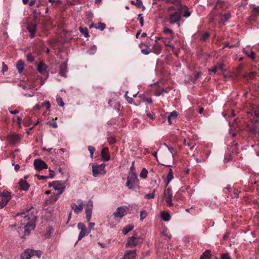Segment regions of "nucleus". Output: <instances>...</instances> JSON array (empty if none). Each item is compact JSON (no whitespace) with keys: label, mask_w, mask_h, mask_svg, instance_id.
I'll use <instances>...</instances> for the list:
<instances>
[{"label":"nucleus","mask_w":259,"mask_h":259,"mask_svg":"<svg viewBox=\"0 0 259 259\" xmlns=\"http://www.w3.org/2000/svg\"><path fill=\"white\" fill-rule=\"evenodd\" d=\"M32 209V207L29 209H27L25 211L18 213L16 214L17 217H19L21 218L20 221L21 225L24 226V233L22 238L28 236L31 231L33 230L35 228L36 217L31 211Z\"/></svg>","instance_id":"nucleus-1"},{"label":"nucleus","mask_w":259,"mask_h":259,"mask_svg":"<svg viewBox=\"0 0 259 259\" xmlns=\"http://www.w3.org/2000/svg\"><path fill=\"white\" fill-rule=\"evenodd\" d=\"M181 9V8H180L174 13L169 14V22L170 24L174 25L176 24L178 25V27H180V20L182 13Z\"/></svg>","instance_id":"nucleus-2"},{"label":"nucleus","mask_w":259,"mask_h":259,"mask_svg":"<svg viewBox=\"0 0 259 259\" xmlns=\"http://www.w3.org/2000/svg\"><path fill=\"white\" fill-rule=\"evenodd\" d=\"M105 164H93L92 165L93 176L94 177H98L100 176H104L106 174Z\"/></svg>","instance_id":"nucleus-3"},{"label":"nucleus","mask_w":259,"mask_h":259,"mask_svg":"<svg viewBox=\"0 0 259 259\" xmlns=\"http://www.w3.org/2000/svg\"><path fill=\"white\" fill-rule=\"evenodd\" d=\"M49 187H53V188L57 191H59L57 194L60 195L62 194L66 188V182H62L59 181H55L52 182H50L48 184Z\"/></svg>","instance_id":"nucleus-4"},{"label":"nucleus","mask_w":259,"mask_h":259,"mask_svg":"<svg viewBox=\"0 0 259 259\" xmlns=\"http://www.w3.org/2000/svg\"><path fill=\"white\" fill-rule=\"evenodd\" d=\"M143 240L139 237L131 236L127 239L125 246L126 247H133L142 243Z\"/></svg>","instance_id":"nucleus-5"},{"label":"nucleus","mask_w":259,"mask_h":259,"mask_svg":"<svg viewBox=\"0 0 259 259\" xmlns=\"http://www.w3.org/2000/svg\"><path fill=\"white\" fill-rule=\"evenodd\" d=\"M138 182L137 175L135 172H132L128 176L125 186L130 189L134 188V184Z\"/></svg>","instance_id":"nucleus-6"},{"label":"nucleus","mask_w":259,"mask_h":259,"mask_svg":"<svg viewBox=\"0 0 259 259\" xmlns=\"http://www.w3.org/2000/svg\"><path fill=\"white\" fill-rule=\"evenodd\" d=\"M173 196L172 190L170 188L165 189L164 192L163 199L168 206H172L174 203L172 202V198Z\"/></svg>","instance_id":"nucleus-7"},{"label":"nucleus","mask_w":259,"mask_h":259,"mask_svg":"<svg viewBox=\"0 0 259 259\" xmlns=\"http://www.w3.org/2000/svg\"><path fill=\"white\" fill-rule=\"evenodd\" d=\"M128 209V207L125 205L118 207L113 213V214L116 218H122L126 214Z\"/></svg>","instance_id":"nucleus-8"},{"label":"nucleus","mask_w":259,"mask_h":259,"mask_svg":"<svg viewBox=\"0 0 259 259\" xmlns=\"http://www.w3.org/2000/svg\"><path fill=\"white\" fill-rule=\"evenodd\" d=\"M33 165L35 169L40 171L48 168L47 164L40 159H36L34 160Z\"/></svg>","instance_id":"nucleus-9"},{"label":"nucleus","mask_w":259,"mask_h":259,"mask_svg":"<svg viewBox=\"0 0 259 259\" xmlns=\"http://www.w3.org/2000/svg\"><path fill=\"white\" fill-rule=\"evenodd\" d=\"M77 202L78 203V205L75 204H72L71 205V207L74 210L75 213L78 214L82 211L84 205L81 200H78Z\"/></svg>","instance_id":"nucleus-10"},{"label":"nucleus","mask_w":259,"mask_h":259,"mask_svg":"<svg viewBox=\"0 0 259 259\" xmlns=\"http://www.w3.org/2000/svg\"><path fill=\"white\" fill-rule=\"evenodd\" d=\"M151 52L157 55L159 54L161 52V46L158 42L157 39L155 40V43L152 47Z\"/></svg>","instance_id":"nucleus-11"},{"label":"nucleus","mask_w":259,"mask_h":259,"mask_svg":"<svg viewBox=\"0 0 259 259\" xmlns=\"http://www.w3.org/2000/svg\"><path fill=\"white\" fill-rule=\"evenodd\" d=\"M101 154L104 161H108L110 160V156L108 148L105 147L102 149Z\"/></svg>","instance_id":"nucleus-12"},{"label":"nucleus","mask_w":259,"mask_h":259,"mask_svg":"<svg viewBox=\"0 0 259 259\" xmlns=\"http://www.w3.org/2000/svg\"><path fill=\"white\" fill-rule=\"evenodd\" d=\"M136 254V250H128L124 253L123 259H134Z\"/></svg>","instance_id":"nucleus-13"},{"label":"nucleus","mask_w":259,"mask_h":259,"mask_svg":"<svg viewBox=\"0 0 259 259\" xmlns=\"http://www.w3.org/2000/svg\"><path fill=\"white\" fill-rule=\"evenodd\" d=\"M48 66L45 64L44 61H40L37 65V71L40 73H42L45 72H46L48 70Z\"/></svg>","instance_id":"nucleus-14"},{"label":"nucleus","mask_w":259,"mask_h":259,"mask_svg":"<svg viewBox=\"0 0 259 259\" xmlns=\"http://www.w3.org/2000/svg\"><path fill=\"white\" fill-rule=\"evenodd\" d=\"M143 47H145V49H141V52L144 55H148L151 52V50L149 48V46L148 44L147 43H141L140 45V47L141 48H142Z\"/></svg>","instance_id":"nucleus-15"},{"label":"nucleus","mask_w":259,"mask_h":259,"mask_svg":"<svg viewBox=\"0 0 259 259\" xmlns=\"http://www.w3.org/2000/svg\"><path fill=\"white\" fill-rule=\"evenodd\" d=\"M32 249H26L21 254V259H29L32 256Z\"/></svg>","instance_id":"nucleus-16"},{"label":"nucleus","mask_w":259,"mask_h":259,"mask_svg":"<svg viewBox=\"0 0 259 259\" xmlns=\"http://www.w3.org/2000/svg\"><path fill=\"white\" fill-rule=\"evenodd\" d=\"M59 197V194H55L49 197V198L47 200V202L50 204H54Z\"/></svg>","instance_id":"nucleus-17"},{"label":"nucleus","mask_w":259,"mask_h":259,"mask_svg":"<svg viewBox=\"0 0 259 259\" xmlns=\"http://www.w3.org/2000/svg\"><path fill=\"white\" fill-rule=\"evenodd\" d=\"M67 65L66 63H63L60 66L59 74L60 75L65 77L66 73Z\"/></svg>","instance_id":"nucleus-18"},{"label":"nucleus","mask_w":259,"mask_h":259,"mask_svg":"<svg viewBox=\"0 0 259 259\" xmlns=\"http://www.w3.org/2000/svg\"><path fill=\"white\" fill-rule=\"evenodd\" d=\"M19 184L22 190L27 191L29 187V184L25 181L22 179L19 181Z\"/></svg>","instance_id":"nucleus-19"},{"label":"nucleus","mask_w":259,"mask_h":259,"mask_svg":"<svg viewBox=\"0 0 259 259\" xmlns=\"http://www.w3.org/2000/svg\"><path fill=\"white\" fill-rule=\"evenodd\" d=\"M24 63L21 60H19L16 63V68L19 73L23 72L24 70Z\"/></svg>","instance_id":"nucleus-20"},{"label":"nucleus","mask_w":259,"mask_h":259,"mask_svg":"<svg viewBox=\"0 0 259 259\" xmlns=\"http://www.w3.org/2000/svg\"><path fill=\"white\" fill-rule=\"evenodd\" d=\"M0 196L4 197V199L8 200V201L11 199V193L7 190H4L2 193H0Z\"/></svg>","instance_id":"nucleus-21"},{"label":"nucleus","mask_w":259,"mask_h":259,"mask_svg":"<svg viewBox=\"0 0 259 259\" xmlns=\"http://www.w3.org/2000/svg\"><path fill=\"white\" fill-rule=\"evenodd\" d=\"M133 229H134L133 225H128L122 229V233L124 235H126L128 233V232H130V231L133 230Z\"/></svg>","instance_id":"nucleus-22"},{"label":"nucleus","mask_w":259,"mask_h":259,"mask_svg":"<svg viewBox=\"0 0 259 259\" xmlns=\"http://www.w3.org/2000/svg\"><path fill=\"white\" fill-rule=\"evenodd\" d=\"M173 172L171 169H170L167 175L166 181V187L168 186L169 182L173 179Z\"/></svg>","instance_id":"nucleus-23"},{"label":"nucleus","mask_w":259,"mask_h":259,"mask_svg":"<svg viewBox=\"0 0 259 259\" xmlns=\"http://www.w3.org/2000/svg\"><path fill=\"white\" fill-rule=\"evenodd\" d=\"M256 75V72H246L245 74L243 75V77L245 79H252L255 77Z\"/></svg>","instance_id":"nucleus-24"},{"label":"nucleus","mask_w":259,"mask_h":259,"mask_svg":"<svg viewBox=\"0 0 259 259\" xmlns=\"http://www.w3.org/2000/svg\"><path fill=\"white\" fill-rule=\"evenodd\" d=\"M89 233L90 231H88L87 228L85 229L84 230H81L78 235V241L81 240L83 237L87 235Z\"/></svg>","instance_id":"nucleus-25"},{"label":"nucleus","mask_w":259,"mask_h":259,"mask_svg":"<svg viewBox=\"0 0 259 259\" xmlns=\"http://www.w3.org/2000/svg\"><path fill=\"white\" fill-rule=\"evenodd\" d=\"M36 28V24H35V23L30 24L27 27V29L30 33V32H35Z\"/></svg>","instance_id":"nucleus-26"},{"label":"nucleus","mask_w":259,"mask_h":259,"mask_svg":"<svg viewBox=\"0 0 259 259\" xmlns=\"http://www.w3.org/2000/svg\"><path fill=\"white\" fill-rule=\"evenodd\" d=\"M210 251L206 250L201 255L200 259H210Z\"/></svg>","instance_id":"nucleus-27"},{"label":"nucleus","mask_w":259,"mask_h":259,"mask_svg":"<svg viewBox=\"0 0 259 259\" xmlns=\"http://www.w3.org/2000/svg\"><path fill=\"white\" fill-rule=\"evenodd\" d=\"M161 217L164 221H168L170 219V215L168 213L162 212L161 213Z\"/></svg>","instance_id":"nucleus-28"},{"label":"nucleus","mask_w":259,"mask_h":259,"mask_svg":"<svg viewBox=\"0 0 259 259\" xmlns=\"http://www.w3.org/2000/svg\"><path fill=\"white\" fill-rule=\"evenodd\" d=\"M79 30L82 34H84L85 37H88L89 36V34L87 28L80 27L79 28Z\"/></svg>","instance_id":"nucleus-29"},{"label":"nucleus","mask_w":259,"mask_h":259,"mask_svg":"<svg viewBox=\"0 0 259 259\" xmlns=\"http://www.w3.org/2000/svg\"><path fill=\"white\" fill-rule=\"evenodd\" d=\"M92 210L91 208H87L85 209L86 218L88 222H90L92 217Z\"/></svg>","instance_id":"nucleus-30"},{"label":"nucleus","mask_w":259,"mask_h":259,"mask_svg":"<svg viewBox=\"0 0 259 259\" xmlns=\"http://www.w3.org/2000/svg\"><path fill=\"white\" fill-rule=\"evenodd\" d=\"M148 171L145 168H143L140 174V177L145 179L147 177Z\"/></svg>","instance_id":"nucleus-31"},{"label":"nucleus","mask_w":259,"mask_h":259,"mask_svg":"<svg viewBox=\"0 0 259 259\" xmlns=\"http://www.w3.org/2000/svg\"><path fill=\"white\" fill-rule=\"evenodd\" d=\"M231 15L230 13H227L222 16V20L223 22L227 21L228 19L231 18Z\"/></svg>","instance_id":"nucleus-32"},{"label":"nucleus","mask_w":259,"mask_h":259,"mask_svg":"<svg viewBox=\"0 0 259 259\" xmlns=\"http://www.w3.org/2000/svg\"><path fill=\"white\" fill-rule=\"evenodd\" d=\"M155 191H156V190L154 189L153 190V192H152V193L146 194L144 196V198L145 199H153L154 198V197H155Z\"/></svg>","instance_id":"nucleus-33"},{"label":"nucleus","mask_w":259,"mask_h":259,"mask_svg":"<svg viewBox=\"0 0 259 259\" xmlns=\"http://www.w3.org/2000/svg\"><path fill=\"white\" fill-rule=\"evenodd\" d=\"M32 122L31 118L27 117L24 119V124L25 126H28L30 125Z\"/></svg>","instance_id":"nucleus-34"},{"label":"nucleus","mask_w":259,"mask_h":259,"mask_svg":"<svg viewBox=\"0 0 259 259\" xmlns=\"http://www.w3.org/2000/svg\"><path fill=\"white\" fill-rule=\"evenodd\" d=\"M97 25L98 26H96L95 28L96 29H100L101 31L103 30L105 28V27H106L105 24L104 23H102L101 22H99L97 24Z\"/></svg>","instance_id":"nucleus-35"},{"label":"nucleus","mask_w":259,"mask_h":259,"mask_svg":"<svg viewBox=\"0 0 259 259\" xmlns=\"http://www.w3.org/2000/svg\"><path fill=\"white\" fill-rule=\"evenodd\" d=\"M147 215V213L146 210H141L140 211V220L142 221L144 219L146 218Z\"/></svg>","instance_id":"nucleus-36"},{"label":"nucleus","mask_w":259,"mask_h":259,"mask_svg":"<svg viewBox=\"0 0 259 259\" xmlns=\"http://www.w3.org/2000/svg\"><path fill=\"white\" fill-rule=\"evenodd\" d=\"M41 254H42L40 250H32V256H36L37 257L39 258L41 256Z\"/></svg>","instance_id":"nucleus-37"},{"label":"nucleus","mask_w":259,"mask_h":259,"mask_svg":"<svg viewBox=\"0 0 259 259\" xmlns=\"http://www.w3.org/2000/svg\"><path fill=\"white\" fill-rule=\"evenodd\" d=\"M136 3V4H135V6H136L137 8H140L142 7V10H145V7L143 5V3L141 0H137Z\"/></svg>","instance_id":"nucleus-38"},{"label":"nucleus","mask_w":259,"mask_h":259,"mask_svg":"<svg viewBox=\"0 0 259 259\" xmlns=\"http://www.w3.org/2000/svg\"><path fill=\"white\" fill-rule=\"evenodd\" d=\"M209 36V34L207 32H204L201 36L200 38V40L202 41H205L208 38Z\"/></svg>","instance_id":"nucleus-39"},{"label":"nucleus","mask_w":259,"mask_h":259,"mask_svg":"<svg viewBox=\"0 0 259 259\" xmlns=\"http://www.w3.org/2000/svg\"><path fill=\"white\" fill-rule=\"evenodd\" d=\"M56 101H57L58 104L60 106L63 107L64 106V103L62 98L60 97H59V96L57 97L56 98Z\"/></svg>","instance_id":"nucleus-40"},{"label":"nucleus","mask_w":259,"mask_h":259,"mask_svg":"<svg viewBox=\"0 0 259 259\" xmlns=\"http://www.w3.org/2000/svg\"><path fill=\"white\" fill-rule=\"evenodd\" d=\"M8 200L2 199L0 201V209L4 208L8 203Z\"/></svg>","instance_id":"nucleus-41"},{"label":"nucleus","mask_w":259,"mask_h":259,"mask_svg":"<svg viewBox=\"0 0 259 259\" xmlns=\"http://www.w3.org/2000/svg\"><path fill=\"white\" fill-rule=\"evenodd\" d=\"M27 60L29 62H32L34 61V57L31 55V54H28L27 55Z\"/></svg>","instance_id":"nucleus-42"},{"label":"nucleus","mask_w":259,"mask_h":259,"mask_svg":"<svg viewBox=\"0 0 259 259\" xmlns=\"http://www.w3.org/2000/svg\"><path fill=\"white\" fill-rule=\"evenodd\" d=\"M138 19L140 21L141 26L143 27L144 25V18L142 16V14H139L138 15Z\"/></svg>","instance_id":"nucleus-43"},{"label":"nucleus","mask_w":259,"mask_h":259,"mask_svg":"<svg viewBox=\"0 0 259 259\" xmlns=\"http://www.w3.org/2000/svg\"><path fill=\"white\" fill-rule=\"evenodd\" d=\"M96 46H93L90 49V50L88 51V52L90 54H94L96 51Z\"/></svg>","instance_id":"nucleus-44"},{"label":"nucleus","mask_w":259,"mask_h":259,"mask_svg":"<svg viewBox=\"0 0 259 259\" xmlns=\"http://www.w3.org/2000/svg\"><path fill=\"white\" fill-rule=\"evenodd\" d=\"M169 116V118H171L172 119H176L178 116L177 111H173L172 112L170 113V114Z\"/></svg>","instance_id":"nucleus-45"},{"label":"nucleus","mask_w":259,"mask_h":259,"mask_svg":"<svg viewBox=\"0 0 259 259\" xmlns=\"http://www.w3.org/2000/svg\"><path fill=\"white\" fill-rule=\"evenodd\" d=\"M108 142L110 144H113L116 142V140L114 137H110L108 138Z\"/></svg>","instance_id":"nucleus-46"},{"label":"nucleus","mask_w":259,"mask_h":259,"mask_svg":"<svg viewBox=\"0 0 259 259\" xmlns=\"http://www.w3.org/2000/svg\"><path fill=\"white\" fill-rule=\"evenodd\" d=\"M88 150L90 152L91 154V157H92L93 154L95 151V148L94 147H93L92 146H88Z\"/></svg>","instance_id":"nucleus-47"},{"label":"nucleus","mask_w":259,"mask_h":259,"mask_svg":"<svg viewBox=\"0 0 259 259\" xmlns=\"http://www.w3.org/2000/svg\"><path fill=\"white\" fill-rule=\"evenodd\" d=\"M252 112L255 116L259 117V106L255 109H253Z\"/></svg>","instance_id":"nucleus-48"},{"label":"nucleus","mask_w":259,"mask_h":259,"mask_svg":"<svg viewBox=\"0 0 259 259\" xmlns=\"http://www.w3.org/2000/svg\"><path fill=\"white\" fill-rule=\"evenodd\" d=\"M8 69V67L7 65L5 63V62H3L2 63V72L4 74L5 72L7 71Z\"/></svg>","instance_id":"nucleus-49"},{"label":"nucleus","mask_w":259,"mask_h":259,"mask_svg":"<svg viewBox=\"0 0 259 259\" xmlns=\"http://www.w3.org/2000/svg\"><path fill=\"white\" fill-rule=\"evenodd\" d=\"M77 228L78 229H79L80 230H83V229L84 230L85 229L87 228L85 225L82 223H78Z\"/></svg>","instance_id":"nucleus-50"},{"label":"nucleus","mask_w":259,"mask_h":259,"mask_svg":"<svg viewBox=\"0 0 259 259\" xmlns=\"http://www.w3.org/2000/svg\"><path fill=\"white\" fill-rule=\"evenodd\" d=\"M222 259H231L229 254L228 253H224L221 255Z\"/></svg>","instance_id":"nucleus-51"},{"label":"nucleus","mask_w":259,"mask_h":259,"mask_svg":"<svg viewBox=\"0 0 259 259\" xmlns=\"http://www.w3.org/2000/svg\"><path fill=\"white\" fill-rule=\"evenodd\" d=\"M163 32L166 34L169 33L172 35L174 34L173 31L168 28H165L163 30Z\"/></svg>","instance_id":"nucleus-52"},{"label":"nucleus","mask_w":259,"mask_h":259,"mask_svg":"<svg viewBox=\"0 0 259 259\" xmlns=\"http://www.w3.org/2000/svg\"><path fill=\"white\" fill-rule=\"evenodd\" d=\"M42 105L44 106H45L48 110L50 109L51 105H50V102L49 101L44 102L42 103Z\"/></svg>","instance_id":"nucleus-53"},{"label":"nucleus","mask_w":259,"mask_h":259,"mask_svg":"<svg viewBox=\"0 0 259 259\" xmlns=\"http://www.w3.org/2000/svg\"><path fill=\"white\" fill-rule=\"evenodd\" d=\"M167 93L166 89H162L161 90L159 91V92H158L156 93V95L157 96H160L164 93Z\"/></svg>","instance_id":"nucleus-54"},{"label":"nucleus","mask_w":259,"mask_h":259,"mask_svg":"<svg viewBox=\"0 0 259 259\" xmlns=\"http://www.w3.org/2000/svg\"><path fill=\"white\" fill-rule=\"evenodd\" d=\"M87 208H91V210H92V208H93V202L92 200H90L88 202V203H87Z\"/></svg>","instance_id":"nucleus-55"},{"label":"nucleus","mask_w":259,"mask_h":259,"mask_svg":"<svg viewBox=\"0 0 259 259\" xmlns=\"http://www.w3.org/2000/svg\"><path fill=\"white\" fill-rule=\"evenodd\" d=\"M202 73L201 72H198L194 76V81L195 82L201 75Z\"/></svg>","instance_id":"nucleus-56"},{"label":"nucleus","mask_w":259,"mask_h":259,"mask_svg":"<svg viewBox=\"0 0 259 259\" xmlns=\"http://www.w3.org/2000/svg\"><path fill=\"white\" fill-rule=\"evenodd\" d=\"M223 4V2L221 1H218L216 5L215 6L214 8L216 9H219L221 7H222V5Z\"/></svg>","instance_id":"nucleus-57"},{"label":"nucleus","mask_w":259,"mask_h":259,"mask_svg":"<svg viewBox=\"0 0 259 259\" xmlns=\"http://www.w3.org/2000/svg\"><path fill=\"white\" fill-rule=\"evenodd\" d=\"M247 55H248V56L249 58H251V59H254V58H255V53H254V52L251 51V52L250 53V54H247Z\"/></svg>","instance_id":"nucleus-58"},{"label":"nucleus","mask_w":259,"mask_h":259,"mask_svg":"<svg viewBox=\"0 0 259 259\" xmlns=\"http://www.w3.org/2000/svg\"><path fill=\"white\" fill-rule=\"evenodd\" d=\"M232 156L231 155H228L227 157H225L224 158V161L225 162H229L230 161L232 160Z\"/></svg>","instance_id":"nucleus-59"},{"label":"nucleus","mask_w":259,"mask_h":259,"mask_svg":"<svg viewBox=\"0 0 259 259\" xmlns=\"http://www.w3.org/2000/svg\"><path fill=\"white\" fill-rule=\"evenodd\" d=\"M253 12L255 15H259V7H256L253 8Z\"/></svg>","instance_id":"nucleus-60"},{"label":"nucleus","mask_w":259,"mask_h":259,"mask_svg":"<svg viewBox=\"0 0 259 259\" xmlns=\"http://www.w3.org/2000/svg\"><path fill=\"white\" fill-rule=\"evenodd\" d=\"M19 139V137L17 135H14L12 136V140L15 142H16L17 141H18Z\"/></svg>","instance_id":"nucleus-61"},{"label":"nucleus","mask_w":259,"mask_h":259,"mask_svg":"<svg viewBox=\"0 0 259 259\" xmlns=\"http://www.w3.org/2000/svg\"><path fill=\"white\" fill-rule=\"evenodd\" d=\"M161 235L167 236L169 239L171 238V235H168L166 230H163L161 233Z\"/></svg>","instance_id":"nucleus-62"},{"label":"nucleus","mask_w":259,"mask_h":259,"mask_svg":"<svg viewBox=\"0 0 259 259\" xmlns=\"http://www.w3.org/2000/svg\"><path fill=\"white\" fill-rule=\"evenodd\" d=\"M216 66H218V70H220L221 71L223 70V69H224V64H218L217 65H216Z\"/></svg>","instance_id":"nucleus-63"},{"label":"nucleus","mask_w":259,"mask_h":259,"mask_svg":"<svg viewBox=\"0 0 259 259\" xmlns=\"http://www.w3.org/2000/svg\"><path fill=\"white\" fill-rule=\"evenodd\" d=\"M191 15V12L189 11H186L183 14V16L185 17H188Z\"/></svg>","instance_id":"nucleus-64"}]
</instances>
